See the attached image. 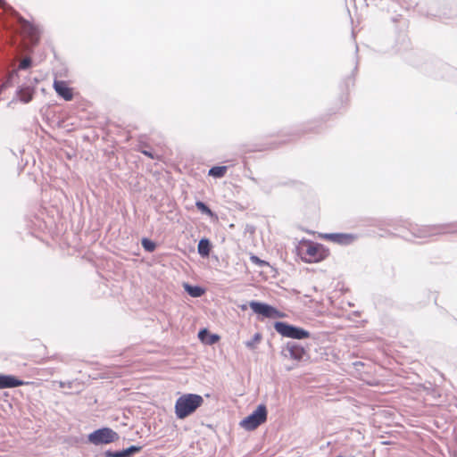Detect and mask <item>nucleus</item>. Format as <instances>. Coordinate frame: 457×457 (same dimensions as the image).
<instances>
[{"label": "nucleus", "mask_w": 457, "mask_h": 457, "mask_svg": "<svg viewBox=\"0 0 457 457\" xmlns=\"http://www.w3.org/2000/svg\"><path fill=\"white\" fill-rule=\"evenodd\" d=\"M250 260L253 263L260 266V267H263V266H267L268 265V262L263 261V260H261L258 256H255V255H252L250 257Z\"/></svg>", "instance_id": "nucleus-19"}, {"label": "nucleus", "mask_w": 457, "mask_h": 457, "mask_svg": "<svg viewBox=\"0 0 457 457\" xmlns=\"http://www.w3.org/2000/svg\"><path fill=\"white\" fill-rule=\"evenodd\" d=\"M228 170L227 166H214L209 170L208 175L213 178H222Z\"/></svg>", "instance_id": "nucleus-15"}, {"label": "nucleus", "mask_w": 457, "mask_h": 457, "mask_svg": "<svg viewBox=\"0 0 457 457\" xmlns=\"http://www.w3.org/2000/svg\"><path fill=\"white\" fill-rule=\"evenodd\" d=\"M20 24L21 36L27 48L37 46L40 39V29L37 25L23 18L19 12H13Z\"/></svg>", "instance_id": "nucleus-3"}, {"label": "nucleus", "mask_w": 457, "mask_h": 457, "mask_svg": "<svg viewBox=\"0 0 457 457\" xmlns=\"http://www.w3.org/2000/svg\"><path fill=\"white\" fill-rule=\"evenodd\" d=\"M249 306L255 313L261 314L265 318L277 319L285 316L284 313L266 303L252 301Z\"/></svg>", "instance_id": "nucleus-7"}, {"label": "nucleus", "mask_w": 457, "mask_h": 457, "mask_svg": "<svg viewBox=\"0 0 457 457\" xmlns=\"http://www.w3.org/2000/svg\"><path fill=\"white\" fill-rule=\"evenodd\" d=\"M5 4H6V3L4 2V0H0V7L1 8L5 9Z\"/></svg>", "instance_id": "nucleus-21"}, {"label": "nucleus", "mask_w": 457, "mask_h": 457, "mask_svg": "<svg viewBox=\"0 0 457 457\" xmlns=\"http://www.w3.org/2000/svg\"><path fill=\"white\" fill-rule=\"evenodd\" d=\"M34 93V87L29 86L21 87L18 91V96L21 101L27 104L32 100Z\"/></svg>", "instance_id": "nucleus-12"}, {"label": "nucleus", "mask_w": 457, "mask_h": 457, "mask_svg": "<svg viewBox=\"0 0 457 457\" xmlns=\"http://www.w3.org/2000/svg\"><path fill=\"white\" fill-rule=\"evenodd\" d=\"M274 328L281 336L294 338L304 339L310 337V333L301 328L294 327L285 322L278 321L274 324Z\"/></svg>", "instance_id": "nucleus-5"}, {"label": "nucleus", "mask_w": 457, "mask_h": 457, "mask_svg": "<svg viewBox=\"0 0 457 457\" xmlns=\"http://www.w3.org/2000/svg\"><path fill=\"white\" fill-rule=\"evenodd\" d=\"M320 237L329 242L339 245H350L355 240V236L346 233H326L320 234Z\"/></svg>", "instance_id": "nucleus-8"}, {"label": "nucleus", "mask_w": 457, "mask_h": 457, "mask_svg": "<svg viewBox=\"0 0 457 457\" xmlns=\"http://www.w3.org/2000/svg\"><path fill=\"white\" fill-rule=\"evenodd\" d=\"M198 337L202 342L207 345H214L220 340V337L218 335L210 334L205 328L199 331Z\"/></svg>", "instance_id": "nucleus-11"}, {"label": "nucleus", "mask_w": 457, "mask_h": 457, "mask_svg": "<svg viewBox=\"0 0 457 457\" xmlns=\"http://www.w3.org/2000/svg\"><path fill=\"white\" fill-rule=\"evenodd\" d=\"M53 87L57 95L65 101H71L73 99V89L69 87L66 81L55 79Z\"/></svg>", "instance_id": "nucleus-9"}, {"label": "nucleus", "mask_w": 457, "mask_h": 457, "mask_svg": "<svg viewBox=\"0 0 457 457\" xmlns=\"http://www.w3.org/2000/svg\"><path fill=\"white\" fill-rule=\"evenodd\" d=\"M118 439V434L109 428H99L88 435V441L95 445L111 444Z\"/></svg>", "instance_id": "nucleus-6"}, {"label": "nucleus", "mask_w": 457, "mask_h": 457, "mask_svg": "<svg viewBox=\"0 0 457 457\" xmlns=\"http://www.w3.org/2000/svg\"><path fill=\"white\" fill-rule=\"evenodd\" d=\"M142 245L147 252H154L156 248L155 243L147 238L142 240Z\"/></svg>", "instance_id": "nucleus-18"}, {"label": "nucleus", "mask_w": 457, "mask_h": 457, "mask_svg": "<svg viewBox=\"0 0 457 457\" xmlns=\"http://www.w3.org/2000/svg\"><path fill=\"white\" fill-rule=\"evenodd\" d=\"M31 64V59L29 57H25L23 58L20 64H19V69L21 70H25V69H28Z\"/></svg>", "instance_id": "nucleus-20"}, {"label": "nucleus", "mask_w": 457, "mask_h": 457, "mask_svg": "<svg viewBox=\"0 0 457 457\" xmlns=\"http://www.w3.org/2000/svg\"><path fill=\"white\" fill-rule=\"evenodd\" d=\"M109 455H110V456H113V457H121V456H123V454H122V453H114V454H109Z\"/></svg>", "instance_id": "nucleus-22"}, {"label": "nucleus", "mask_w": 457, "mask_h": 457, "mask_svg": "<svg viewBox=\"0 0 457 457\" xmlns=\"http://www.w3.org/2000/svg\"><path fill=\"white\" fill-rule=\"evenodd\" d=\"M204 399L196 394H185L175 403V414L178 419L184 420L193 414L202 404Z\"/></svg>", "instance_id": "nucleus-2"}, {"label": "nucleus", "mask_w": 457, "mask_h": 457, "mask_svg": "<svg viewBox=\"0 0 457 457\" xmlns=\"http://www.w3.org/2000/svg\"><path fill=\"white\" fill-rule=\"evenodd\" d=\"M143 153H144L145 155H147V156H149V157L153 158V155H152L149 152H147V151H144Z\"/></svg>", "instance_id": "nucleus-23"}, {"label": "nucleus", "mask_w": 457, "mask_h": 457, "mask_svg": "<svg viewBox=\"0 0 457 457\" xmlns=\"http://www.w3.org/2000/svg\"><path fill=\"white\" fill-rule=\"evenodd\" d=\"M267 420V409L265 405H259L257 409L250 415L241 420L240 426L245 430L251 431L257 428Z\"/></svg>", "instance_id": "nucleus-4"}, {"label": "nucleus", "mask_w": 457, "mask_h": 457, "mask_svg": "<svg viewBox=\"0 0 457 457\" xmlns=\"http://www.w3.org/2000/svg\"><path fill=\"white\" fill-rule=\"evenodd\" d=\"M198 253L200 255L205 257L209 256L211 252V245L208 239H201L198 243Z\"/></svg>", "instance_id": "nucleus-14"}, {"label": "nucleus", "mask_w": 457, "mask_h": 457, "mask_svg": "<svg viewBox=\"0 0 457 457\" xmlns=\"http://www.w3.org/2000/svg\"><path fill=\"white\" fill-rule=\"evenodd\" d=\"M287 349L289 351L290 357L296 361H301L305 354L304 348L295 344L289 345Z\"/></svg>", "instance_id": "nucleus-13"}, {"label": "nucleus", "mask_w": 457, "mask_h": 457, "mask_svg": "<svg viewBox=\"0 0 457 457\" xmlns=\"http://www.w3.org/2000/svg\"><path fill=\"white\" fill-rule=\"evenodd\" d=\"M295 252L297 256L305 263L320 262L329 255L328 248L308 239L299 241Z\"/></svg>", "instance_id": "nucleus-1"}, {"label": "nucleus", "mask_w": 457, "mask_h": 457, "mask_svg": "<svg viewBox=\"0 0 457 457\" xmlns=\"http://www.w3.org/2000/svg\"><path fill=\"white\" fill-rule=\"evenodd\" d=\"M30 384H33V382L21 380L12 375L0 374V389L12 388Z\"/></svg>", "instance_id": "nucleus-10"}, {"label": "nucleus", "mask_w": 457, "mask_h": 457, "mask_svg": "<svg viewBox=\"0 0 457 457\" xmlns=\"http://www.w3.org/2000/svg\"><path fill=\"white\" fill-rule=\"evenodd\" d=\"M14 75H17V71H13V72L11 74V79H12Z\"/></svg>", "instance_id": "nucleus-24"}, {"label": "nucleus", "mask_w": 457, "mask_h": 457, "mask_svg": "<svg viewBox=\"0 0 457 457\" xmlns=\"http://www.w3.org/2000/svg\"><path fill=\"white\" fill-rule=\"evenodd\" d=\"M195 206L200 212H202L203 213H205L206 215H208L210 217H212L214 215L212 211L204 203H203L201 201H197L195 203Z\"/></svg>", "instance_id": "nucleus-17"}, {"label": "nucleus", "mask_w": 457, "mask_h": 457, "mask_svg": "<svg viewBox=\"0 0 457 457\" xmlns=\"http://www.w3.org/2000/svg\"><path fill=\"white\" fill-rule=\"evenodd\" d=\"M241 309H242V310H245V309H246V306H245V305H243V306L241 307Z\"/></svg>", "instance_id": "nucleus-25"}, {"label": "nucleus", "mask_w": 457, "mask_h": 457, "mask_svg": "<svg viewBox=\"0 0 457 457\" xmlns=\"http://www.w3.org/2000/svg\"><path fill=\"white\" fill-rule=\"evenodd\" d=\"M185 289L193 297H200L204 294V289L200 287H192L187 284Z\"/></svg>", "instance_id": "nucleus-16"}]
</instances>
